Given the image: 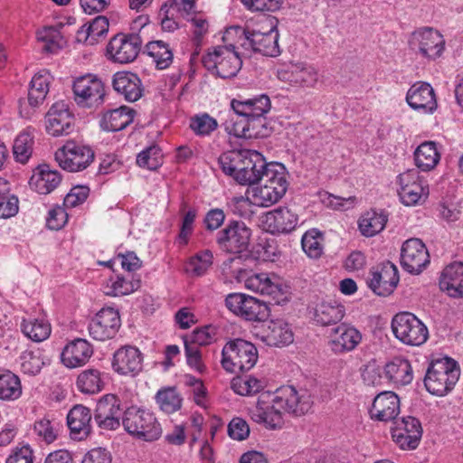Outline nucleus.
I'll return each mask as SVG.
<instances>
[{"label":"nucleus","instance_id":"4be33fe9","mask_svg":"<svg viewBox=\"0 0 463 463\" xmlns=\"http://www.w3.org/2000/svg\"><path fill=\"white\" fill-rule=\"evenodd\" d=\"M142 362L141 352L135 346L126 345L114 353L112 368L121 375H136L142 370Z\"/></svg>","mask_w":463,"mask_h":463},{"label":"nucleus","instance_id":"a878e982","mask_svg":"<svg viewBox=\"0 0 463 463\" xmlns=\"http://www.w3.org/2000/svg\"><path fill=\"white\" fill-rule=\"evenodd\" d=\"M231 107L238 118L267 115L271 102L268 95L260 94L249 99L239 97L231 101Z\"/></svg>","mask_w":463,"mask_h":463},{"label":"nucleus","instance_id":"8fccbe9b","mask_svg":"<svg viewBox=\"0 0 463 463\" xmlns=\"http://www.w3.org/2000/svg\"><path fill=\"white\" fill-rule=\"evenodd\" d=\"M270 310L265 301L249 297L244 304L241 317L248 321H265L269 318Z\"/></svg>","mask_w":463,"mask_h":463},{"label":"nucleus","instance_id":"bb28decb","mask_svg":"<svg viewBox=\"0 0 463 463\" xmlns=\"http://www.w3.org/2000/svg\"><path fill=\"white\" fill-rule=\"evenodd\" d=\"M400 412V399L393 392H383L373 400L370 414L380 421L396 420Z\"/></svg>","mask_w":463,"mask_h":463},{"label":"nucleus","instance_id":"e433bc0d","mask_svg":"<svg viewBox=\"0 0 463 463\" xmlns=\"http://www.w3.org/2000/svg\"><path fill=\"white\" fill-rule=\"evenodd\" d=\"M415 164L421 171L432 170L440 159L436 143L426 141L420 144L414 152Z\"/></svg>","mask_w":463,"mask_h":463},{"label":"nucleus","instance_id":"1a4fd4ad","mask_svg":"<svg viewBox=\"0 0 463 463\" xmlns=\"http://www.w3.org/2000/svg\"><path fill=\"white\" fill-rule=\"evenodd\" d=\"M72 90L76 103L82 108L96 109L104 101V84L91 74L76 79Z\"/></svg>","mask_w":463,"mask_h":463},{"label":"nucleus","instance_id":"6ab92c4d","mask_svg":"<svg viewBox=\"0 0 463 463\" xmlns=\"http://www.w3.org/2000/svg\"><path fill=\"white\" fill-rule=\"evenodd\" d=\"M398 179L400 184L399 195L405 205H415L422 198L428 196V186L424 185V182L420 179L418 171L414 169L408 170L401 174Z\"/></svg>","mask_w":463,"mask_h":463},{"label":"nucleus","instance_id":"9d476101","mask_svg":"<svg viewBox=\"0 0 463 463\" xmlns=\"http://www.w3.org/2000/svg\"><path fill=\"white\" fill-rule=\"evenodd\" d=\"M237 30L244 36L241 43L244 48H250L253 52L265 56L276 57L280 54L279 32L276 28L271 27L267 32L256 31L249 26L245 29L238 27Z\"/></svg>","mask_w":463,"mask_h":463},{"label":"nucleus","instance_id":"3c124183","mask_svg":"<svg viewBox=\"0 0 463 463\" xmlns=\"http://www.w3.org/2000/svg\"><path fill=\"white\" fill-rule=\"evenodd\" d=\"M37 38L39 41L44 43L43 46V51L51 53L57 52L65 43L60 31L52 26L44 27L38 31Z\"/></svg>","mask_w":463,"mask_h":463},{"label":"nucleus","instance_id":"2f4dec72","mask_svg":"<svg viewBox=\"0 0 463 463\" xmlns=\"http://www.w3.org/2000/svg\"><path fill=\"white\" fill-rule=\"evenodd\" d=\"M439 288L452 298H463V262L451 263L443 269Z\"/></svg>","mask_w":463,"mask_h":463},{"label":"nucleus","instance_id":"c9c22d12","mask_svg":"<svg viewBox=\"0 0 463 463\" xmlns=\"http://www.w3.org/2000/svg\"><path fill=\"white\" fill-rule=\"evenodd\" d=\"M386 377L396 384H409L413 378L412 369L407 359L394 358L384 368Z\"/></svg>","mask_w":463,"mask_h":463},{"label":"nucleus","instance_id":"a18cd8bd","mask_svg":"<svg viewBox=\"0 0 463 463\" xmlns=\"http://www.w3.org/2000/svg\"><path fill=\"white\" fill-rule=\"evenodd\" d=\"M78 389L87 394H94L104 387L101 373L97 369H87L81 372L77 378Z\"/></svg>","mask_w":463,"mask_h":463},{"label":"nucleus","instance_id":"5701e85b","mask_svg":"<svg viewBox=\"0 0 463 463\" xmlns=\"http://www.w3.org/2000/svg\"><path fill=\"white\" fill-rule=\"evenodd\" d=\"M298 215L287 207H279L267 213L262 220L264 229L272 233H288L298 224Z\"/></svg>","mask_w":463,"mask_h":463},{"label":"nucleus","instance_id":"a19ab883","mask_svg":"<svg viewBox=\"0 0 463 463\" xmlns=\"http://www.w3.org/2000/svg\"><path fill=\"white\" fill-rule=\"evenodd\" d=\"M387 220L383 212L368 211L359 220V230L366 237L374 236L384 229Z\"/></svg>","mask_w":463,"mask_h":463},{"label":"nucleus","instance_id":"0eeeda50","mask_svg":"<svg viewBox=\"0 0 463 463\" xmlns=\"http://www.w3.org/2000/svg\"><path fill=\"white\" fill-rule=\"evenodd\" d=\"M251 230L242 221L231 220L216 233V243L227 253L239 254L248 250Z\"/></svg>","mask_w":463,"mask_h":463},{"label":"nucleus","instance_id":"cd10ccee","mask_svg":"<svg viewBox=\"0 0 463 463\" xmlns=\"http://www.w3.org/2000/svg\"><path fill=\"white\" fill-rule=\"evenodd\" d=\"M269 165V163L266 162L260 153L255 150H247L244 169L241 176H239V184L252 185L261 182Z\"/></svg>","mask_w":463,"mask_h":463},{"label":"nucleus","instance_id":"423d86ee","mask_svg":"<svg viewBox=\"0 0 463 463\" xmlns=\"http://www.w3.org/2000/svg\"><path fill=\"white\" fill-rule=\"evenodd\" d=\"M395 337L407 345L419 346L429 337L427 326L412 313L401 312L392 320Z\"/></svg>","mask_w":463,"mask_h":463},{"label":"nucleus","instance_id":"ddd939ff","mask_svg":"<svg viewBox=\"0 0 463 463\" xmlns=\"http://www.w3.org/2000/svg\"><path fill=\"white\" fill-rule=\"evenodd\" d=\"M142 39L138 33H118L110 39L107 46V53L118 63L133 61L138 55Z\"/></svg>","mask_w":463,"mask_h":463},{"label":"nucleus","instance_id":"58836bf2","mask_svg":"<svg viewBox=\"0 0 463 463\" xmlns=\"http://www.w3.org/2000/svg\"><path fill=\"white\" fill-rule=\"evenodd\" d=\"M268 330L266 341L269 345H287L294 340L290 326L283 320L270 321Z\"/></svg>","mask_w":463,"mask_h":463},{"label":"nucleus","instance_id":"f257e3e1","mask_svg":"<svg viewBox=\"0 0 463 463\" xmlns=\"http://www.w3.org/2000/svg\"><path fill=\"white\" fill-rule=\"evenodd\" d=\"M312 405L311 395L306 390L298 392L288 385L279 388L273 395L262 393L256 405L250 409V415L253 421L276 430L283 425V413L301 416L307 413Z\"/></svg>","mask_w":463,"mask_h":463},{"label":"nucleus","instance_id":"37998d69","mask_svg":"<svg viewBox=\"0 0 463 463\" xmlns=\"http://www.w3.org/2000/svg\"><path fill=\"white\" fill-rule=\"evenodd\" d=\"M146 53L153 58L159 70L168 68L173 61V52L168 44L163 41H152L146 45Z\"/></svg>","mask_w":463,"mask_h":463},{"label":"nucleus","instance_id":"ea45409f","mask_svg":"<svg viewBox=\"0 0 463 463\" xmlns=\"http://www.w3.org/2000/svg\"><path fill=\"white\" fill-rule=\"evenodd\" d=\"M345 312V307L342 305L323 302L317 306L314 320L323 326L335 325L343 319Z\"/></svg>","mask_w":463,"mask_h":463},{"label":"nucleus","instance_id":"49530a36","mask_svg":"<svg viewBox=\"0 0 463 463\" xmlns=\"http://www.w3.org/2000/svg\"><path fill=\"white\" fill-rule=\"evenodd\" d=\"M247 287L261 295L276 298L281 294V286L271 281L267 273L255 274L247 280Z\"/></svg>","mask_w":463,"mask_h":463},{"label":"nucleus","instance_id":"0e129e2a","mask_svg":"<svg viewBox=\"0 0 463 463\" xmlns=\"http://www.w3.org/2000/svg\"><path fill=\"white\" fill-rule=\"evenodd\" d=\"M229 436L236 440H244L250 435V427L241 418H234L228 425Z\"/></svg>","mask_w":463,"mask_h":463},{"label":"nucleus","instance_id":"2eb2a0df","mask_svg":"<svg viewBox=\"0 0 463 463\" xmlns=\"http://www.w3.org/2000/svg\"><path fill=\"white\" fill-rule=\"evenodd\" d=\"M368 279L369 288L378 296L391 295L399 283V273L396 266L391 261L383 262L373 268Z\"/></svg>","mask_w":463,"mask_h":463},{"label":"nucleus","instance_id":"338daca9","mask_svg":"<svg viewBox=\"0 0 463 463\" xmlns=\"http://www.w3.org/2000/svg\"><path fill=\"white\" fill-rule=\"evenodd\" d=\"M43 364L41 357L34 354L33 352L24 353L22 356L21 366L25 373L35 375L41 371Z\"/></svg>","mask_w":463,"mask_h":463},{"label":"nucleus","instance_id":"c85d7f7f","mask_svg":"<svg viewBox=\"0 0 463 463\" xmlns=\"http://www.w3.org/2000/svg\"><path fill=\"white\" fill-rule=\"evenodd\" d=\"M92 354L90 344L83 338H77L63 348L61 356L66 367L76 368L84 365Z\"/></svg>","mask_w":463,"mask_h":463},{"label":"nucleus","instance_id":"774afa93","mask_svg":"<svg viewBox=\"0 0 463 463\" xmlns=\"http://www.w3.org/2000/svg\"><path fill=\"white\" fill-rule=\"evenodd\" d=\"M33 451L28 445L16 447L7 458L5 463H33Z\"/></svg>","mask_w":463,"mask_h":463},{"label":"nucleus","instance_id":"dca6fc26","mask_svg":"<svg viewBox=\"0 0 463 463\" xmlns=\"http://www.w3.org/2000/svg\"><path fill=\"white\" fill-rule=\"evenodd\" d=\"M422 436V427L420 420L407 416L394 421L392 428V439L402 449H414L418 447Z\"/></svg>","mask_w":463,"mask_h":463},{"label":"nucleus","instance_id":"9b49d317","mask_svg":"<svg viewBox=\"0 0 463 463\" xmlns=\"http://www.w3.org/2000/svg\"><path fill=\"white\" fill-rule=\"evenodd\" d=\"M224 126L230 135L249 139L267 137L272 131L266 115L227 120Z\"/></svg>","mask_w":463,"mask_h":463},{"label":"nucleus","instance_id":"f8f14e48","mask_svg":"<svg viewBox=\"0 0 463 463\" xmlns=\"http://www.w3.org/2000/svg\"><path fill=\"white\" fill-rule=\"evenodd\" d=\"M94 152L85 146L68 142L55 153L59 165L69 172L84 170L93 161Z\"/></svg>","mask_w":463,"mask_h":463},{"label":"nucleus","instance_id":"f704fd0d","mask_svg":"<svg viewBox=\"0 0 463 463\" xmlns=\"http://www.w3.org/2000/svg\"><path fill=\"white\" fill-rule=\"evenodd\" d=\"M247 149L242 150H231L222 153L218 159L222 172L232 177L239 184V176H241L244 169V161L246 157Z\"/></svg>","mask_w":463,"mask_h":463},{"label":"nucleus","instance_id":"e2e57ef3","mask_svg":"<svg viewBox=\"0 0 463 463\" xmlns=\"http://www.w3.org/2000/svg\"><path fill=\"white\" fill-rule=\"evenodd\" d=\"M184 351L188 365L195 369L200 373H203L205 371V366L202 362L199 347L189 344L187 338H185Z\"/></svg>","mask_w":463,"mask_h":463},{"label":"nucleus","instance_id":"4c0bfd02","mask_svg":"<svg viewBox=\"0 0 463 463\" xmlns=\"http://www.w3.org/2000/svg\"><path fill=\"white\" fill-rule=\"evenodd\" d=\"M49 73L42 71L36 73L31 82L28 90V104L33 109L43 102L49 91Z\"/></svg>","mask_w":463,"mask_h":463},{"label":"nucleus","instance_id":"f03ea898","mask_svg":"<svg viewBox=\"0 0 463 463\" xmlns=\"http://www.w3.org/2000/svg\"><path fill=\"white\" fill-rule=\"evenodd\" d=\"M460 370L457 362L449 357L437 359L430 364L424 377L427 391L437 396L447 394L458 381Z\"/></svg>","mask_w":463,"mask_h":463},{"label":"nucleus","instance_id":"393cba45","mask_svg":"<svg viewBox=\"0 0 463 463\" xmlns=\"http://www.w3.org/2000/svg\"><path fill=\"white\" fill-rule=\"evenodd\" d=\"M406 101L415 110L432 113L437 109L434 90L427 82L413 84L407 92Z\"/></svg>","mask_w":463,"mask_h":463},{"label":"nucleus","instance_id":"09e8293b","mask_svg":"<svg viewBox=\"0 0 463 463\" xmlns=\"http://www.w3.org/2000/svg\"><path fill=\"white\" fill-rule=\"evenodd\" d=\"M231 388L239 395L250 396L260 392L264 383L251 375L236 376L232 380Z\"/></svg>","mask_w":463,"mask_h":463},{"label":"nucleus","instance_id":"72a5a7b5","mask_svg":"<svg viewBox=\"0 0 463 463\" xmlns=\"http://www.w3.org/2000/svg\"><path fill=\"white\" fill-rule=\"evenodd\" d=\"M135 110L127 106L109 109L102 114L99 120L100 128L109 132H116L126 128L133 122Z\"/></svg>","mask_w":463,"mask_h":463},{"label":"nucleus","instance_id":"7c9ffc66","mask_svg":"<svg viewBox=\"0 0 463 463\" xmlns=\"http://www.w3.org/2000/svg\"><path fill=\"white\" fill-rule=\"evenodd\" d=\"M90 410L81 404L72 407L67 416V424L73 439H83L91 430Z\"/></svg>","mask_w":463,"mask_h":463},{"label":"nucleus","instance_id":"bf43d9fd","mask_svg":"<svg viewBox=\"0 0 463 463\" xmlns=\"http://www.w3.org/2000/svg\"><path fill=\"white\" fill-rule=\"evenodd\" d=\"M139 166L156 170L162 164V153L158 146L153 145L141 151L137 156Z\"/></svg>","mask_w":463,"mask_h":463},{"label":"nucleus","instance_id":"a211bd4d","mask_svg":"<svg viewBox=\"0 0 463 463\" xmlns=\"http://www.w3.org/2000/svg\"><path fill=\"white\" fill-rule=\"evenodd\" d=\"M45 128L48 134L61 137L74 130V118L64 101L55 102L45 116Z\"/></svg>","mask_w":463,"mask_h":463},{"label":"nucleus","instance_id":"20e7f679","mask_svg":"<svg viewBox=\"0 0 463 463\" xmlns=\"http://www.w3.org/2000/svg\"><path fill=\"white\" fill-rule=\"evenodd\" d=\"M122 424L128 433L145 441L156 440L162 435L161 425L155 415L137 407L124 411Z\"/></svg>","mask_w":463,"mask_h":463},{"label":"nucleus","instance_id":"473e14b6","mask_svg":"<svg viewBox=\"0 0 463 463\" xmlns=\"http://www.w3.org/2000/svg\"><path fill=\"white\" fill-rule=\"evenodd\" d=\"M114 90L130 102L136 101L142 96L141 80L135 73L119 71L113 78Z\"/></svg>","mask_w":463,"mask_h":463},{"label":"nucleus","instance_id":"680f3d73","mask_svg":"<svg viewBox=\"0 0 463 463\" xmlns=\"http://www.w3.org/2000/svg\"><path fill=\"white\" fill-rule=\"evenodd\" d=\"M215 331L213 326L194 329L187 339L188 343L196 346L209 345L214 338Z\"/></svg>","mask_w":463,"mask_h":463},{"label":"nucleus","instance_id":"de8ad7c7","mask_svg":"<svg viewBox=\"0 0 463 463\" xmlns=\"http://www.w3.org/2000/svg\"><path fill=\"white\" fill-rule=\"evenodd\" d=\"M284 187H270L263 184L252 190V204L268 207L276 203L284 195Z\"/></svg>","mask_w":463,"mask_h":463},{"label":"nucleus","instance_id":"c756f323","mask_svg":"<svg viewBox=\"0 0 463 463\" xmlns=\"http://www.w3.org/2000/svg\"><path fill=\"white\" fill-rule=\"evenodd\" d=\"M61 181V175L57 170H51L48 165H40L33 170L29 185L40 194H48L60 184Z\"/></svg>","mask_w":463,"mask_h":463},{"label":"nucleus","instance_id":"c03bdc74","mask_svg":"<svg viewBox=\"0 0 463 463\" xmlns=\"http://www.w3.org/2000/svg\"><path fill=\"white\" fill-rule=\"evenodd\" d=\"M22 394L19 377L11 371L0 373V399L4 401L17 400Z\"/></svg>","mask_w":463,"mask_h":463},{"label":"nucleus","instance_id":"5fc2aeb1","mask_svg":"<svg viewBox=\"0 0 463 463\" xmlns=\"http://www.w3.org/2000/svg\"><path fill=\"white\" fill-rule=\"evenodd\" d=\"M285 167L280 163L270 162L263 175L262 182L270 187H284V194L288 189V182L285 176Z\"/></svg>","mask_w":463,"mask_h":463},{"label":"nucleus","instance_id":"13d9d810","mask_svg":"<svg viewBox=\"0 0 463 463\" xmlns=\"http://www.w3.org/2000/svg\"><path fill=\"white\" fill-rule=\"evenodd\" d=\"M140 285V279L135 278L134 275L131 276L130 279L124 277H118L117 280L109 287V289L106 291V294L113 297L128 295L137 290Z\"/></svg>","mask_w":463,"mask_h":463},{"label":"nucleus","instance_id":"aec40b11","mask_svg":"<svg viewBox=\"0 0 463 463\" xmlns=\"http://www.w3.org/2000/svg\"><path fill=\"white\" fill-rule=\"evenodd\" d=\"M277 76L281 81L301 88H314L318 80L317 70L304 62L287 65L278 70Z\"/></svg>","mask_w":463,"mask_h":463},{"label":"nucleus","instance_id":"39448f33","mask_svg":"<svg viewBox=\"0 0 463 463\" xmlns=\"http://www.w3.org/2000/svg\"><path fill=\"white\" fill-rule=\"evenodd\" d=\"M202 62L207 71L222 79L236 76L242 65L232 44L214 47L203 56Z\"/></svg>","mask_w":463,"mask_h":463},{"label":"nucleus","instance_id":"412c9836","mask_svg":"<svg viewBox=\"0 0 463 463\" xmlns=\"http://www.w3.org/2000/svg\"><path fill=\"white\" fill-rule=\"evenodd\" d=\"M120 400L114 394H106L97 403L94 420L104 430H116L120 426L122 409Z\"/></svg>","mask_w":463,"mask_h":463},{"label":"nucleus","instance_id":"f3484780","mask_svg":"<svg viewBox=\"0 0 463 463\" xmlns=\"http://www.w3.org/2000/svg\"><path fill=\"white\" fill-rule=\"evenodd\" d=\"M120 326V317L112 307L102 308L90 320L88 329L90 335L98 341H105L115 336Z\"/></svg>","mask_w":463,"mask_h":463},{"label":"nucleus","instance_id":"052dcab7","mask_svg":"<svg viewBox=\"0 0 463 463\" xmlns=\"http://www.w3.org/2000/svg\"><path fill=\"white\" fill-rule=\"evenodd\" d=\"M243 5L251 12H275L279 10L283 0H241Z\"/></svg>","mask_w":463,"mask_h":463},{"label":"nucleus","instance_id":"69168bd1","mask_svg":"<svg viewBox=\"0 0 463 463\" xmlns=\"http://www.w3.org/2000/svg\"><path fill=\"white\" fill-rule=\"evenodd\" d=\"M109 20L107 17L97 16L87 26V34H90L94 43L98 42L99 37L104 36L109 31Z\"/></svg>","mask_w":463,"mask_h":463},{"label":"nucleus","instance_id":"4468645a","mask_svg":"<svg viewBox=\"0 0 463 463\" xmlns=\"http://www.w3.org/2000/svg\"><path fill=\"white\" fill-rule=\"evenodd\" d=\"M429 263L428 250L420 239H409L402 244L401 264L404 270L411 274H420Z\"/></svg>","mask_w":463,"mask_h":463},{"label":"nucleus","instance_id":"79ce46f5","mask_svg":"<svg viewBox=\"0 0 463 463\" xmlns=\"http://www.w3.org/2000/svg\"><path fill=\"white\" fill-rule=\"evenodd\" d=\"M22 332L25 336L34 342H43L51 335V325L43 318L23 319L21 323Z\"/></svg>","mask_w":463,"mask_h":463},{"label":"nucleus","instance_id":"b1692460","mask_svg":"<svg viewBox=\"0 0 463 463\" xmlns=\"http://www.w3.org/2000/svg\"><path fill=\"white\" fill-rule=\"evenodd\" d=\"M329 345L335 354L354 350L361 342L362 335L354 326L342 323L332 329Z\"/></svg>","mask_w":463,"mask_h":463},{"label":"nucleus","instance_id":"6e6552de","mask_svg":"<svg viewBox=\"0 0 463 463\" xmlns=\"http://www.w3.org/2000/svg\"><path fill=\"white\" fill-rule=\"evenodd\" d=\"M409 46L417 55L428 61H435L445 50V40L438 30L424 27L411 33Z\"/></svg>","mask_w":463,"mask_h":463},{"label":"nucleus","instance_id":"6e6d98bb","mask_svg":"<svg viewBox=\"0 0 463 463\" xmlns=\"http://www.w3.org/2000/svg\"><path fill=\"white\" fill-rule=\"evenodd\" d=\"M217 128V120L208 113L194 115L190 119V128L196 136H209L216 130Z\"/></svg>","mask_w":463,"mask_h":463},{"label":"nucleus","instance_id":"603ef678","mask_svg":"<svg viewBox=\"0 0 463 463\" xmlns=\"http://www.w3.org/2000/svg\"><path fill=\"white\" fill-rule=\"evenodd\" d=\"M156 400L159 408L166 413H174L182 406V398L175 388L158 391Z\"/></svg>","mask_w":463,"mask_h":463},{"label":"nucleus","instance_id":"4d7b16f0","mask_svg":"<svg viewBox=\"0 0 463 463\" xmlns=\"http://www.w3.org/2000/svg\"><path fill=\"white\" fill-rule=\"evenodd\" d=\"M322 234L317 230L307 231L301 240L303 250L312 259H317L322 255Z\"/></svg>","mask_w":463,"mask_h":463},{"label":"nucleus","instance_id":"7ed1b4c3","mask_svg":"<svg viewBox=\"0 0 463 463\" xmlns=\"http://www.w3.org/2000/svg\"><path fill=\"white\" fill-rule=\"evenodd\" d=\"M258 358V350L251 342L235 338L222 347L221 364L229 373L244 372L253 368Z\"/></svg>","mask_w":463,"mask_h":463},{"label":"nucleus","instance_id":"864d4df0","mask_svg":"<svg viewBox=\"0 0 463 463\" xmlns=\"http://www.w3.org/2000/svg\"><path fill=\"white\" fill-rule=\"evenodd\" d=\"M33 138L28 132H21L14 139L13 154L17 162L24 164L33 152Z\"/></svg>","mask_w":463,"mask_h":463}]
</instances>
